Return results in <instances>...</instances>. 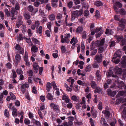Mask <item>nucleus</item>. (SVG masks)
Wrapping results in <instances>:
<instances>
[{"label":"nucleus","mask_w":126,"mask_h":126,"mask_svg":"<svg viewBox=\"0 0 126 126\" xmlns=\"http://www.w3.org/2000/svg\"><path fill=\"white\" fill-rule=\"evenodd\" d=\"M102 57L101 54L96 55L95 57L94 62L95 63H99L102 62Z\"/></svg>","instance_id":"1"},{"label":"nucleus","mask_w":126,"mask_h":126,"mask_svg":"<svg viewBox=\"0 0 126 126\" xmlns=\"http://www.w3.org/2000/svg\"><path fill=\"white\" fill-rule=\"evenodd\" d=\"M71 13L72 16L76 17H78L81 16L82 14V12L78 11H72Z\"/></svg>","instance_id":"2"},{"label":"nucleus","mask_w":126,"mask_h":126,"mask_svg":"<svg viewBox=\"0 0 126 126\" xmlns=\"http://www.w3.org/2000/svg\"><path fill=\"white\" fill-rule=\"evenodd\" d=\"M105 42V40L103 38L100 41H97L95 43V45L97 47H100L104 45Z\"/></svg>","instance_id":"3"},{"label":"nucleus","mask_w":126,"mask_h":126,"mask_svg":"<svg viewBox=\"0 0 126 126\" xmlns=\"http://www.w3.org/2000/svg\"><path fill=\"white\" fill-rule=\"evenodd\" d=\"M71 35L70 33H66V34L64 36V40H63L64 43H68L70 42V37Z\"/></svg>","instance_id":"4"},{"label":"nucleus","mask_w":126,"mask_h":126,"mask_svg":"<svg viewBox=\"0 0 126 126\" xmlns=\"http://www.w3.org/2000/svg\"><path fill=\"white\" fill-rule=\"evenodd\" d=\"M50 107L52 108L53 110L55 111H59V106L57 105L52 103L50 104Z\"/></svg>","instance_id":"5"},{"label":"nucleus","mask_w":126,"mask_h":126,"mask_svg":"<svg viewBox=\"0 0 126 126\" xmlns=\"http://www.w3.org/2000/svg\"><path fill=\"white\" fill-rule=\"evenodd\" d=\"M114 71L116 74H121L122 72V69L121 68H119L118 66H116L114 68Z\"/></svg>","instance_id":"6"},{"label":"nucleus","mask_w":126,"mask_h":126,"mask_svg":"<svg viewBox=\"0 0 126 126\" xmlns=\"http://www.w3.org/2000/svg\"><path fill=\"white\" fill-rule=\"evenodd\" d=\"M126 106V103L123 104L121 106V109L124 108L123 110V114L122 115V117H125L126 118V107L125 106Z\"/></svg>","instance_id":"7"},{"label":"nucleus","mask_w":126,"mask_h":126,"mask_svg":"<svg viewBox=\"0 0 126 126\" xmlns=\"http://www.w3.org/2000/svg\"><path fill=\"white\" fill-rule=\"evenodd\" d=\"M122 58L123 60L121 62L122 64L121 66L123 68H125L126 67V56H124Z\"/></svg>","instance_id":"8"},{"label":"nucleus","mask_w":126,"mask_h":126,"mask_svg":"<svg viewBox=\"0 0 126 126\" xmlns=\"http://www.w3.org/2000/svg\"><path fill=\"white\" fill-rule=\"evenodd\" d=\"M100 122L102 124L101 126H109V125L107 123L105 119L103 117L101 118Z\"/></svg>","instance_id":"9"},{"label":"nucleus","mask_w":126,"mask_h":126,"mask_svg":"<svg viewBox=\"0 0 126 126\" xmlns=\"http://www.w3.org/2000/svg\"><path fill=\"white\" fill-rule=\"evenodd\" d=\"M33 66L34 70V72L37 73L39 67L38 65L36 63L34 62L33 63Z\"/></svg>","instance_id":"10"},{"label":"nucleus","mask_w":126,"mask_h":126,"mask_svg":"<svg viewBox=\"0 0 126 126\" xmlns=\"http://www.w3.org/2000/svg\"><path fill=\"white\" fill-rule=\"evenodd\" d=\"M102 113L104 114L106 118H108L110 115L109 111L108 110H104L102 111Z\"/></svg>","instance_id":"11"},{"label":"nucleus","mask_w":126,"mask_h":126,"mask_svg":"<svg viewBox=\"0 0 126 126\" xmlns=\"http://www.w3.org/2000/svg\"><path fill=\"white\" fill-rule=\"evenodd\" d=\"M12 111V115L14 117L16 116L17 115V109L15 108L14 107H12L11 108Z\"/></svg>","instance_id":"12"},{"label":"nucleus","mask_w":126,"mask_h":126,"mask_svg":"<svg viewBox=\"0 0 126 126\" xmlns=\"http://www.w3.org/2000/svg\"><path fill=\"white\" fill-rule=\"evenodd\" d=\"M126 23V20L125 19H122L120 21V26L121 27L123 28H124L125 25Z\"/></svg>","instance_id":"13"},{"label":"nucleus","mask_w":126,"mask_h":126,"mask_svg":"<svg viewBox=\"0 0 126 126\" xmlns=\"http://www.w3.org/2000/svg\"><path fill=\"white\" fill-rule=\"evenodd\" d=\"M78 40L76 38H75L74 37H73L71 39L70 42L71 44L73 43L72 47L73 46H74L75 44L77 43Z\"/></svg>","instance_id":"14"},{"label":"nucleus","mask_w":126,"mask_h":126,"mask_svg":"<svg viewBox=\"0 0 126 126\" xmlns=\"http://www.w3.org/2000/svg\"><path fill=\"white\" fill-rule=\"evenodd\" d=\"M15 59L16 60V63L17 64L18 63V62L21 59V57L19 54H16L15 56Z\"/></svg>","instance_id":"15"},{"label":"nucleus","mask_w":126,"mask_h":126,"mask_svg":"<svg viewBox=\"0 0 126 126\" xmlns=\"http://www.w3.org/2000/svg\"><path fill=\"white\" fill-rule=\"evenodd\" d=\"M38 50V48H31V51L32 56L34 57L36 56L35 54H34L33 53H35Z\"/></svg>","instance_id":"16"},{"label":"nucleus","mask_w":126,"mask_h":126,"mask_svg":"<svg viewBox=\"0 0 126 126\" xmlns=\"http://www.w3.org/2000/svg\"><path fill=\"white\" fill-rule=\"evenodd\" d=\"M15 48L17 50V53L23 54L24 51L23 48Z\"/></svg>","instance_id":"17"},{"label":"nucleus","mask_w":126,"mask_h":126,"mask_svg":"<svg viewBox=\"0 0 126 126\" xmlns=\"http://www.w3.org/2000/svg\"><path fill=\"white\" fill-rule=\"evenodd\" d=\"M121 96H126V93L125 92L122 91H120L118 93V94L116 95V96L117 97Z\"/></svg>","instance_id":"18"},{"label":"nucleus","mask_w":126,"mask_h":126,"mask_svg":"<svg viewBox=\"0 0 126 126\" xmlns=\"http://www.w3.org/2000/svg\"><path fill=\"white\" fill-rule=\"evenodd\" d=\"M17 41L18 42H19L21 40H22L23 38V35L21 34L20 33L19 35L17 36Z\"/></svg>","instance_id":"19"},{"label":"nucleus","mask_w":126,"mask_h":126,"mask_svg":"<svg viewBox=\"0 0 126 126\" xmlns=\"http://www.w3.org/2000/svg\"><path fill=\"white\" fill-rule=\"evenodd\" d=\"M52 85L50 82H48L47 83V84L46 85V89L48 92L50 91V89L51 88Z\"/></svg>","instance_id":"20"},{"label":"nucleus","mask_w":126,"mask_h":126,"mask_svg":"<svg viewBox=\"0 0 126 126\" xmlns=\"http://www.w3.org/2000/svg\"><path fill=\"white\" fill-rule=\"evenodd\" d=\"M11 14L13 15V17H14L15 15H16L17 14V12L15 10V9L14 8H13L12 9V10L11 11Z\"/></svg>","instance_id":"21"},{"label":"nucleus","mask_w":126,"mask_h":126,"mask_svg":"<svg viewBox=\"0 0 126 126\" xmlns=\"http://www.w3.org/2000/svg\"><path fill=\"white\" fill-rule=\"evenodd\" d=\"M100 71L99 70H97L96 72V75L98 80H100L101 79V75L99 74Z\"/></svg>","instance_id":"22"},{"label":"nucleus","mask_w":126,"mask_h":126,"mask_svg":"<svg viewBox=\"0 0 126 126\" xmlns=\"http://www.w3.org/2000/svg\"><path fill=\"white\" fill-rule=\"evenodd\" d=\"M118 87L120 88H122V87L124 86L125 85L123 81H121L119 82H118Z\"/></svg>","instance_id":"23"},{"label":"nucleus","mask_w":126,"mask_h":126,"mask_svg":"<svg viewBox=\"0 0 126 126\" xmlns=\"http://www.w3.org/2000/svg\"><path fill=\"white\" fill-rule=\"evenodd\" d=\"M46 96L48 99L49 100H52L53 99V96L50 93H48Z\"/></svg>","instance_id":"24"},{"label":"nucleus","mask_w":126,"mask_h":126,"mask_svg":"<svg viewBox=\"0 0 126 126\" xmlns=\"http://www.w3.org/2000/svg\"><path fill=\"white\" fill-rule=\"evenodd\" d=\"M48 17L50 20L51 21L54 20L55 18V15L53 14L49 15Z\"/></svg>","instance_id":"25"},{"label":"nucleus","mask_w":126,"mask_h":126,"mask_svg":"<svg viewBox=\"0 0 126 126\" xmlns=\"http://www.w3.org/2000/svg\"><path fill=\"white\" fill-rule=\"evenodd\" d=\"M52 85L53 87V89L54 90H56L58 89H59L57 88V86H56L55 82L54 81H53L52 82Z\"/></svg>","instance_id":"26"},{"label":"nucleus","mask_w":126,"mask_h":126,"mask_svg":"<svg viewBox=\"0 0 126 126\" xmlns=\"http://www.w3.org/2000/svg\"><path fill=\"white\" fill-rule=\"evenodd\" d=\"M28 53L26 51L25 52V55L24 56V59L25 62L28 61Z\"/></svg>","instance_id":"27"},{"label":"nucleus","mask_w":126,"mask_h":126,"mask_svg":"<svg viewBox=\"0 0 126 126\" xmlns=\"http://www.w3.org/2000/svg\"><path fill=\"white\" fill-rule=\"evenodd\" d=\"M73 123L71 121L69 122L68 123L65 122L63 123V125L64 126H72Z\"/></svg>","instance_id":"28"},{"label":"nucleus","mask_w":126,"mask_h":126,"mask_svg":"<svg viewBox=\"0 0 126 126\" xmlns=\"http://www.w3.org/2000/svg\"><path fill=\"white\" fill-rule=\"evenodd\" d=\"M4 115L6 117H9V114L8 110L7 109H5L4 110Z\"/></svg>","instance_id":"29"},{"label":"nucleus","mask_w":126,"mask_h":126,"mask_svg":"<svg viewBox=\"0 0 126 126\" xmlns=\"http://www.w3.org/2000/svg\"><path fill=\"white\" fill-rule=\"evenodd\" d=\"M114 56L112 58V61H113L114 60L116 59V58L117 57H120V55L118 53H115L114 54Z\"/></svg>","instance_id":"30"},{"label":"nucleus","mask_w":126,"mask_h":126,"mask_svg":"<svg viewBox=\"0 0 126 126\" xmlns=\"http://www.w3.org/2000/svg\"><path fill=\"white\" fill-rule=\"evenodd\" d=\"M91 49L93 51L92 52V55H95L97 52V49L95 48H91Z\"/></svg>","instance_id":"31"},{"label":"nucleus","mask_w":126,"mask_h":126,"mask_svg":"<svg viewBox=\"0 0 126 126\" xmlns=\"http://www.w3.org/2000/svg\"><path fill=\"white\" fill-rule=\"evenodd\" d=\"M29 84H27V82H25V84H23L21 86V87L25 89L29 87Z\"/></svg>","instance_id":"32"},{"label":"nucleus","mask_w":126,"mask_h":126,"mask_svg":"<svg viewBox=\"0 0 126 126\" xmlns=\"http://www.w3.org/2000/svg\"><path fill=\"white\" fill-rule=\"evenodd\" d=\"M95 5L97 6H101L102 5V4L101 1H96L95 3Z\"/></svg>","instance_id":"33"},{"label":"nucleus","mask_w":126,"mask_h":126,"mask_svg":"<svg viewBox=\"0 0 126 126\" xmlns=\"http://www.w3.org/2000/svg\"><path fill=\"white\" fill-rule=\"evenodd\" d=\"M120 14L123 15H125L126 14V12L123 9H121L120 10Z\"/></svg>","instance_id":"34"},{"label":"nucleus","mask_w":126,"mask_h":126,"mask_svg":"<svg viewBox=\"0 0 126 126\" xmlns=\"http://www.w3.org/2000/svg\"><path fill=\"white\" fill-rule=\"evenodd\" d=\"M83 30L82 27H79L76 30L77 33H79L81 32Z\"/></svg>","instance_id":"35"},{"label":"nucleus","mask_w":126,"mask_h":126,"mask_svg":"<svg viewBox=\"0 0 126 126\" xmlns=\"http://www.w3.org/2000/svg\"><path fill=\"white\" fill-rule=\"evenodd\" d=\"M22 16H20L19 17V19L18 22L17 23H18L20 25H22L23 24V22L22 21L21 19L22 18Z\"/></svg>","instance_id":"36"},{"label":"nucleus","mask_w":126,"mask_h":126,"mask_svg":"<svg viewBox=\"0 0 126 126\" xmlns=\"http://www.w3.org/2000/svg\"><path fill=\"white\" fill-rule=\"evenodd\" d=\"M42 32V26H40L39 27L38 30H37V33H38L39 34H41Z\"/></svg>","instance_id":"37"},{"label":"nucleus","mask_w":126,"mask_h":126,"mask_svg":"<svg viewBox=\"0 0 126 126\" xmlns=\"http://www.w3.org/2000/svg\"><path fill=\"white\" fill-rule=\"evenodd\" d=\"M4 12L5 14L8 17H9L10 16V14L8 10L7 9H4Z\"/></svg>","instance_id":"38"},{"label":"nucleus","mask_w":126,"mask_h":126,"mask_svg":"<svg viewBox=\"0 0 126 126\" xmlns=\"http://www.w3.org/2000/svg\"><path fill=\"white\" fill-rule=\"evenodd\" d=\"M9 94L11 96V99L13 100H15L16 98V97L15 95L11 92H10Z\"/></svg>","instance_id":"39"},{"label":"nucleus","mask_w":126,"mask_h":126,"mask_svg":"<svg viewBox=\"0 0 126 126\" xmlns=\"http://www.w3.org/2000/svg\"><path fill=\"white\" fill-rule=\"evenodd\" d=\"M91 87L93 88H95L96 86V84L95 82L93 81H92L91 83Z\"/></svg>","instance_id":"40"},{"label":"nucleus","mask_w":126,"mask_h":126,"mask_svg":"<svg viewBox=\"0 0 126 126\" xmlns=\"http://www.w3.org/2000/svg\"><path fill=\"white\" fill-rule=\"evenodd\" d=\"M101 91V89L100 88L97 87H96L94 92L95 93H99Z\"/></svg>","instance_id":"41"},{"label":"nucleus","mask_w":126,"mask_h":126,"mask_svg":"<svg viewBox=\"0 0 126 126\" xmlns=\"http://www.w3.org/2000/svg\"><path fill=\"white\" fill-rule=\"evenodd\" d=\"M24 17L26 19H28L30 18L31 17L29 14L26 13L24 14Z\"/></svg>","instance_id":"42"},{"label":"nucleus","mask_w":126,"mask_h":126,"mask_svg":"<svg viewBox=\"0 0 126 126\" xmlns=\"http://www.w3.org/2000/svg\"><path fill=\"white\" fill-rule=\"evenodd\" d=\"M28 10L31 12H32L34 10V9L32 6L30 5L28 8Z\"/></svg>","instance_id":"43"},{"label":"nucleus","mask_w":126,"mask_h":126,"mask_svg":"<svg viewBox=\"0 0 126 126\" xmlns=\"http://www.w3.org/2000/svg\"><path fill=\"white\" fill-rule=\"evenodd\" d=\"M16 72L19 75L22 74H23V71L22 70L19 69H18L16 70Z\"/></svg>","instance_id":"44"},{"label":"nucleus","mask_w":126,"mask_h":126,"mask_svg":"<svg viewBox=\"0 0 126 126\" xmlns=\"http://www.w3.org/2000/svg\"><path fill=\"white\" fill-rule=\"evenodd\" d=\"M115 5H116V6L118 7L119 8H121L122 6V4L119 2H116L115 3Z\"/></svg>","instance_id":"45"},{"label":"nucleus","mask_w":126,"mask_h":126,"mask_svg":"<svg viewBox=\"0 0 126 126\" xmlns=\"http://www.w3.org/2000/svg\"><path fill=\"white\" fill-rule=\"evenodd\" d=\"M122 99L121 98H118L116 101V104H118L120 103L122 101Z\"/></svg>","instance_id":"46"},{"label":"nucleus","mask_w":126,"mask_h":126,"mask_svg":"<svg viewBox=\"0 0 126 126\" xmlns=\"http://www.w3.org/2000/svg\"><path fill=\"white\" fill-rule=\"evenodd\" d=\"M23 39L25 40L26 42L28 43H29L31 42V38H29L28 39L24 36L23 37Z\"/></svg>","instance_id":"47"},{"label":"nucleus","mask_w":126,"mask_h":126,"mask_svg":"<svg viewBox=\"0 0 126 126\" xmlns=\"http://www.w3.org/2000/svg\"><path fill=\"white\" fill-rule=\"evenodd\" d=\"M103 33V31H101L98 33H97L96 34V37L97 38L100 37L101 35V34Z\"/></svg>","instance_id":"48"},{"label":"nucleus","mask_w":126,"mask_h":126,"mask_svg":"<svg viewBox=\"0 0 126 126\" xmlns=\"http://www.w3.org/2000/svg\"><path fill=\"white\" fill-rule=\"evenodd\" d=\"M34 25L37 28L39 26L40 23L39 21L37 20L35 22Z\"/></svg>","instance_id":"49"},{"label":"nucleus","mask_w":126,"mask_h":126,"mask_svg":"<svg viewBox=\"0 0 126 126\" xmlns=\"http://www.w3.org/2000/svg\"><path fill=\"white\" fill-rule=\"evenodd\" d=\"M121 45H125L124 47H126V42L125 41V40H122L121 41L120 43Z\"/></svg>","instance_id":"50"},{"label":"nucleus","mask_w":126,"mask_h":126,"mask_svg":"<svg viewBox=\"0 0 126 126\" xmlns=\"http://www.w3.org/2000/svg\"><path fill=\"white\" fill-rule=\"evenodd\" d=\"M73 106V105L72 103L70 102H69L67 105V107L68 108L70 109L72 108Z\"/></svg>","instance_id":"51"},{"label":"nucleus","mask_w":126,"mask_h":126,"mask_svg":"<svg viewBox=\"0 0 126 126\" xmlns=\"http://www.w3.org/2000/svg\"><path fill=\"white\" fill-rule=\"evenodd\" d=\"M24 122L25 124L27 125L29 124L30 123V120L28 119H26L25 120Z\"/></svg>","instance_id":"52"},{"label":"nucleus","mask_w":126,"mask_h":126,"mask_svg":"<svg viewBox=\"0 0 126 126\" xmlns=\"http://www.w3.org/2000/svg\"><path fill=\"white\" fill-rule=\"evenodd\" d=\"M98 108L100 110H101L102 109V104L101 102H100L99 103L98 106Z\"/></svg>","instance_id":"53"},{"label":"nucleus","mask_w":126,"mask_h":126,"mask_svg":"<svg viewBox=\"0 0 126 126\" xmlns=\"http://www.w3.org/2000/svg\"><path fill=\"white\" fill-rule=\"evenodd\" d=\"M3 97V93H1L0 95V103H2L3 102V100L2 99Z\"/></svg>","instance_id":"54"},{"label":"nucleus","mask_w":126,"mask_h":126,"mask_svg":"<svg viewBox=\"0 0 126 126\" xmlns=\"http://www.w3.org/2000/svg\"><path fill=\"white\" fill-rule=\"evenodd\" d=\"M32 40L33 42L35 44L37 43L38 42V40L34 37L32 38Z\"/></svg>","instance_id":"55"},{"label":"nucleus","mask_w":126,"mask_h":126,"mask_svg":"<svg viewBox=\"0 0 126 126\" xmlns=\"http://www.w3.org/2000/svg\"><path fill=\"white\" fill-rule=\"evenodd\" d=\"M47 28L50 30L51 26V22H49L47 23Z\"/></svg>","instance_id":"56"},{"label":"nucleus","mask_w":126,"mask_h":126,"mask_svg":"<svg viewBox=\"0 0 126 126\" xmlns=\"http://www.w3.org/2000/svg\"><path fill=\"white\" fill-rule=\"evenodd\" d=\"M114 61H112L116 64H118L120 62V60L119 59H116L114 60Z\"/></svg>","instance_id":"57"},{"label":"nucleus","mask_w":126,"mask_h":126,"mask_svg":"<svg viewBox=\"0 0 126 126\" xmlns=\"http://www.w3.org/2000/svg\"><path fill=\"white\" fill-rule=\"evenodd\" d=\"M71 98L73 101H76L77 100V97L75 95H73L72 96Z\"/></svg>","instance_id":"58"},{"label":"nucleus","mask_w":126,"mask_h":126,"mask_svg":"<svg viewBox=\"0 0 126 126\" xmlns=\"http://www.w3.org/2000/svg\"><path fill=\"white\" fill-rule=\"evenodd\" d=\"M92 66L94 68H97L98 67V65L96 63H94L92 64Z\"/></svg>","instance_id":"59"},{"label":"nucleus","mask_w":126,"mask_h":126,"mask_svg":"<svg viewBox=\"0 0 126 126\" xmlns=\"http://www.w3.org/2000/svg\"><path fill=\"white\" fill-rule=\"evenodd\" d=\"M32 92L33 93H34V94H36L37 93V91L35 87H33L32 88Z\"/></svg>","instance_id":"60"},{"label":"nucleus","mask_w":126,"mask_h":126,"mask_svg":"<svg viewBox=\"0 0 126 126\" xmlns=\"http://www.w3.org/2000/svg\"><path fill=\"white\" fill-rule=\"evenodd\" d=\"M0 17H1V19H3L4 18V14L2 12L0 11Z\"/></svg>","instance_id":"61"},{"label":"nucleus","mask_w":126,"mask_h":126,"mask_svg":"<svg viewBox=\"0 0 126 126\" xmlns=\"http://www.w3.org/2000/svg\"><path fill=\"white\" fill-rule=\"evenodd\" d=\"M28 35L29 36L31 37L32 35V33L31 29H29L28 31Z\"/></svg>","instance_id":"62"},{"label":"nucleus","mask_w":126,"mask_h":126,"mask_svg":"<svg viewBox=\"0 0 126 126\" xmlns=\"http://www.w3.org/2000/svg\"><path fill=\"white\" fill-rule=\"evenodd\" d=\"M89 14V11L87 10L84 11V14L85 16H88Z\"/></svg>","instance_id":"63"},{"label":"nucleus","mask_w":126,"mask_h":126,"mask_svg":"<svg viewBox=\"0 0 126 126\" xmlns=\"http://www.w3.org/2000/svg\"><path fill=\"white\" fill-rule=\"evenodd\" d=\"M37 1H36L34 3V5L36 7H38L39 5L40 4V3Z\"/></svg>","instance_id":"64"}]
</instances>
